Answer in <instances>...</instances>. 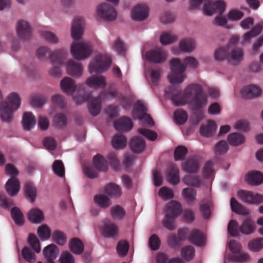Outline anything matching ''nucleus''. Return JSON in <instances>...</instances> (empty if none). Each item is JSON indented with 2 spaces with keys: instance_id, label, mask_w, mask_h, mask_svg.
<instances>
[{
  "instance_id": "3c124183",
  "label": "nucleus",
  "mask_w": 263,
  "mask_h": 263,
  "mask_svg": "<svg viewBox=\"0 0 263 263\" xmlns=\"http://www.w3.org/2000/svg\"><path fill=\"white\" fill-rule=\"evenodd\" d=\"M46 101V98L42 95H33L30 98V104L35 107H41Z\"/></svg>"
},
{
  "instance_id": "8fccbe9b",
  "label": "nucleus",
  "mask_w": 263,
  "mask_h": 263,
  "mask_svg": "<svg viewBox=\"0 0 263 263\" xmlns=\"http://www.w3.org/2000/svg\"><path fill=\"white\" fill-rule=\"evenodd\" d=\"M195 252V249L193 246H186L182 248L181 255L185 260L189 261L194 257Z\"/></svg>"
},
{
  "instance_id": "4468645a",
  "label": "nucleus",
  "mask_w": 263,
  "mask_h": 263,
  "mask_svg": "<svg viewBox=\"0 0 263 263\" xmlns=\"http://www.w3.org/2000/svg\"><path fill=\"white\" fill-rule=\"evenodd\" d=\"M146 58L151 62L161 63L166 60L167 54L162 49L157 48L147 52Z\"/></svg>"
},
{
  "instance_id": "e433bc0d",
  "label": "nucleus",
  "mask_w": 263,
  "mask_h": 263,
  "mask_svg": "<svg viewBox=\"0 0 263 263\" xmlns=\"http://www.w3.org/2000/svg\"><path fill=\"white\" fill-rule=\"evenodd\" d=\"M69 249L73 253L81 254L84 250V244L80 239L74 238L69 242Z\"/></svg>"
},
{
  "instance_id": "4be33fe9",
  "label": "nucleus",
  "mask_w": 263,
  "mask_h": 263,
  "mask_svg": "<svg viewBox=\"0 0 263 263\" xmlns=\"http://www.w3.org/2000/svg\"><path fill=\"white\" fill-rule=\"evenodd\" d=\"M261 93L260 88L255 85H250L244 87L241 90L242 96L247 99L257 97Z\"/></svg>"
},
{
  "instance_id": "13d9d810",
  "label": "nucleus",
  "mask_w": 263,
  "mask_h": 263,
  "mask_svg": "<svg viewBox=\"0 0 263 263\" xmlns=\"http://www.w3.org/2000/svg\"><path fill=\"white\" fill-rule=\"evenodd\" d=\"M188 152L187 149L184 146L179 145L174 151V159L176 161L183 160Z\"/></svg>"
},
{
  "instance_id": "680f3d73",
  "label": "nucleus",
  "mask_w": 263,
  "mask_h": 263,
  "mask_svg": "<svg viewBox=\"0 0 263 263\" xmlns=\"http://www.w3.org/2000/svg\"><path fill=\"white\" fill-rule=\"evenodd\" d=\"M248 247L251 251L258 252L263 248V238H258L251 241Z\"/></svg>"
},
{
  "instance_id": "de8ad7c7",
  "label": "nucleus",
  "mask_w": 263,
  "mask_h": 263,
  "mask_svg": "<svg viewBox=\"0 0 263 263\" xmlns=\"http://www.w3.org/2000/svg\"><path fill=\"white\" fill-rule=\"evenodd\" d=\"M51 102L55 107L64 109L66 107V101L63 96L61 95H54L51 97Z\"/></svg>"
},
{
  "instance_id": "a19ab883",
  "label": "nucleus",
  "mask_w": 263,
  "mask_h": 263,
  "mask_svg": "<svg viewBox=\"0 0 263 263\" xmlns=\"http://www.w3.org/2000/svg\"><path fill=\"white\" fill-rule=\"evenodd\" d=\"M11 215L16 225L20 226L23 225L25 222L24 215L18 208H13L11 210Z\"/></svg>"
},
{
  "instance_id": "69168bd1",
  "label": "nucleus",
  "mask_w": 263,
  "mask_h": 263,
  "mask_svg": "<svg viewBox=\"0 0 263 263\" xmlns=\"http://www.w3.org/2000/svg\"><path fill=\"white\" fill-rule=\"evenodd\" d=\"M37 234L42 240H47L50 238V230L46 225H43L38 228Z\"/></svg>"
},
{
  "instance_id": "e2e57ef3",
  "label": "nucleus",
  "mask_w": 263,
  "mask_h": 263,
  "mask_svg": "<svg viewBox=\"0 0 263 263\" xmlns=\"http://www.w3.org/2000/svg\"><path fill=\"white\" fill-rule=\"evenodd\" d=\"M129 249V244L125 240L120 241L117 246V251L119 255L124 257L127 254Z\"/></svg>"
},
{
  "instance_id": "864d4df0",
  "label": "nucleus",
  "mask_w": 263,
  "mask_h": 263,
  "mask_svg": "<svg viewBox=\"0 0 263 263\" xmlns=\"http://www.w3.org/2000/svg\"><path fill=\"white\" fill-rule=\"evenodd\" d=\"M52 238L53 241L61 246L64 245L67 240L66 235L63 232L59 230H56L53 232Z\"/></svg>"
},
{
  "instance_id": "0eeeda50",
  "label": "nucleus",
  "mask_w": 263,
  "mask_h": 263,
  "mask_svg": "<svg viewBox=\"0 0 263 263\" xmlns=\"http://www.w3.org/2000/svg\"><path fill=\"white\" fill-rule=\"evenodd\" d=\"M28 242L31 248L25 246L22 250V255L26 261L32 263L36 260L35 253H39L41 252L40 242L36 236L32 234H29Z\"/></svg>"
},
{
  "instance_id": "2f4dec72",
  "label": "nucleus",
  "mask_w": 263,
  "mask_h": 263,
  "mask_svg": "<svg viewBox=\"0 0 263 263\" xmlns=\"http://www.w3.org/2000/svg\"><path fill=\"white\" fill-rule=\"evenodd\" d=\"M59 253V249L54 244L47 246L43 250V254L47 260H54L58 256Z\"/></svg>"
},
{
  "instance_id": "20e7f679",
  "label": "nucleus",
  "mask_w": 263,
  "mask_h": 263,
  "mask_svg": "<svg viewBox=\"0 0 263 263\" xmlns=\"http://www.w3.org/2000/svg\"><path fill=\"white\" fill-rule=\"evenodd\" d=\"M182 210L181 204L176 201L172 200L166 204L165 216L163 220V224L166 229L170 231L175 229V220L180 215Z\"/></svg>"
},
{
  "instance_id": "a18cd8bd",
  "label": "nucleus",
  "mask_w": 263,
  "mask_h": 263,
  "mask_svg": "<svg viewBox=\"0 0 263 263\" xmlns=\"http://www.w3.org/2000/svg\"><path fill=\"white\" fill-rule=\"evenodd\" d=\"M94 201L100 208L103 209H106L111 204V202L110 199L102 194L95 195L94 197Z\"/></svg>"
},
{
  "instance_id": "6e6552de",
  "label": "nucleus",
  "mask_w": 263,
  "mask_h": 263,
  "mask_svg": "<svg viewBox=\"0 0 263 263\" xmlns=\"http://www.w3.org/2000/svg\"><path fill=\"white\" fill-rule=\"evenodd\" d=\"M111 63V57L108 54H98L89 65L90 73H102L107 70Z\"/></svg>"
},
{
  "instance_id": "c756f323",
  "label": "nucleus",
  "mask_w": 263,
  "mask_h": 263,
  "mask_svg": "<svg viewBox=\"0 0 263 263\" xmlns=\"http://www.w3.org/2000/svg\"><path fill=\"white\" fill-rule=\"evenodd\" d=\"M217 128L216 122L213 120H209L206 125L202 124L200 128V134L206 137L214 135Z\"/></svg>"
},
{
  "instance_id": "f03ea898",
  "label": "nucleus",
  "mask_w": 263,
  "mask_h": 263,
  "mask_svg": "<svg viewBox=\"0 0 263 263\" xmlns=\"http://www.w3.org/2000/svg\"><path fill=\"white\" fill-rule=\"evenodd\" d=\"M198 65L195 58L188 57L184 59V63L178 59H173L170 62L172 73L168 76L170 82L173 84L181 83L184 79V72L186 66L192 68H196Z\"/></svg>"
},
{
  "instance_id": "423d86ee",
  "label": "nucleus",
  "mask_w": 263,
  "mask_h": 263,
  "mask_svg": "<svg viewBox=\"0 0 263 263\" xmlns=\"http://www.w3.org/2000/svg\"><path fill=\"white\" fill-rule=\"evenodd\" d=\"M48 57L53 64L62 65L66 59L67 52L64 49L51 52L49 49L45 46L41 47L36 50V55L41 60H45Z\"/></svg>"
},
{
  "instance_id": "c85d7f7f",
  "label": "nucleus",
  "mask_w": 263,
  "mask_h": 263,
  "mask_svg": "<svg viewBox=\"0 0 263 263\" xmlns=\"http://www.w3.org/2000/svg\"><path fill=\"white\" fill-rule=\"evenodd\" d=\"M189 240L191 243L197 246H202L205 241L203 233L197 229L192 231Z\"/></svg>"
},
{
  "instance_id": "412c9836",
  "label": "nucleus",
  "mask_w": 263,
  "mask_h": 263,
  "mask_svg": "<svg viewBox=\"0 0 263 263\" xmlns=\"http://www.w3.org/2000/svg\"><path fill=\"white\" fill-rule=\"evenodd\" d=\"M129 147L132 152L135 153H140L145 148L144 140L140 137L135 136L132 138L129 143Z\"/></svg>"
},
{
  "instance_id": "bf43d9fd",
  "label": "nucleus",
  "mask_w": 263,
  "mask_h": 263,
  "mask_svg": "<svg viewBox=\"0 0 263 263\" xmlns=\"http://www.w3.org/2000/svg\"><path fill=\"white\" fill-rule=\"evenodd\" d=\"M42 37L47 42L52 44H57L59 42V38L53 32L48 31H42L41 32Z\"/></svg>"
},
{
  "instance_id": "4d7b16f0",
  "label": "nucleus",
  "mask_w": 263,
  "mask_h": 263,
  "mask_svg": "<svg viewBox=\"0 0 263 263\" xmlns=\"http://www.w3.org/2000/svg\"><path fill=\"white\" fill-rule=\"evenodd\" d=\"M238 222L236 220H230L228 226V231L230 235L233 237L237 236L240 232Z\"/></svg>"
},
{
  "instance_id": "7ed1b4c3",
  "label": "nucleus",
  "mask_w": 263,
  "mask_h": 263,
  "mask_svg": "<svg viewBox=\"0 0 263 263\" xmlns=\"http://www.w3.org/2000/svg\"><path fill=\"white\" fill-rule=\"evenodd\" d=\"M21 104V99L18 95L12 92L7 97V101L0 104V116L3 121L10 122L13 119V113Z\"/></svg>"
},
{
  "instance_id": "79ce46f5",
  "label": "nucleus",
  "mask_w": 263,
  "mask_h": 263,
  "mask_svg": "<svg viewBox=\"0 0 263 263\" xmlns=\"http://www.w3.org/2000/svg\"><path fill=\"white\" fill-rule=\"evenodd\" d=\"M110 215L115 220H122L125 215V211L120 205H116L112 206L110 209Z\"/></svg>"
},
{
  "instance_id": "9d476101",
  "label": "nucleus",
  "mask_w": 263,
  "mask_h": 263,
  "mask_svg": "<svg viewBox=\"0 0 263 263\" xmlns=\"http://www.w3.org/2000/svg\"><path fill=\"white\" fill-rule=\"evenodd\" d=\"M226 10V4L222 1L204 0L203 11L205 15H211L215 13L222 14Z\"/></svg>"
},
{
  "instance_id": "dca6fc26",
  "label": "nucleus",
  "mask_w": 263,
  "mask_h": 263,
  "mask_svg": "<svg viewBox=\"0 0 263 263\" xmlns=\"http://www.w3.org/2000/svg\"><path fill=\"white\" fill-rule=\"evenodd\" d=\"M119 228L114 222L108 221L104 222L101 228L102 235L107 238H115L118 234Z\"/></svg>"
},
{
  "instance_id": "58836bf2",
  "label": "nucleus",
  "mask_w": 263,
  "mask_h": 263,
  "mask_svg": "<svg viewBox=\"0 0 263 263\" xmlns=\"http://www.w3.org/2000/svg\"><path fill=\"white\" fill-rule=\"evenodd\" d=\"M111 143L114 148H123L126 145L127 139L123 135L117 134L113 137Z\"/></svg>"
},
{
  "instance_id": "393cba45",
  "label": "nucleus",
  "mask_w": 263,
  "mask_h": 263,
  "mask_svg": "<svg viewBox=\"0 0 263 263\" xmlns=\"http://www.w3.org/2000/svg\"><path fill=\"white\" fill-rule=\"evenodd\" d=\"M61 89L67 95H72L76 90L77 86L74 81L69 77H65L61 81Z\"/></svg>"
},
{
  "instance_id": "a211bd4d",
  "label": "nucleus",
  "mask_w": 263,
  "mask_h": 263,
  "mask_svg": "<svg viewBox=\"0 0 263 263\" xmlns=\"http://www.w3.org/2000/svg\"><path fill=\"white\" fill-rule=\"evenodd\" d=\"M66 68L67 73L73 77L79 78L82 75L83 69L80 63L70 60L67 63Z\"/></svg>"
},
{
  "instance_id": "2eb2a0df",
  "label": "nucleus",
  "mask_w": 263,
  "mask_h": 263,
  "mask_svg": "<svg viewBox=\"0 0 263 263\" xmlns=\"http://www.w3.org/2000/svg\"><path fill=\"white\" fill-rule=\"evenodd\" d=\"M84 22L82 17L74 18L71 26V36L74 40L80 39L83 34Z\"/></svg>"
},
{
  "instance_id": "5fc2aeb1",
  "label": "nucleus",
  "mask_w": 263,
  "mask_h": 263,
  "mask_svg": "<svg viewBox=\"0 0 263 263\" xmlns=\"http://www.w3.org/2000/svg\"><path fill=\"white\" fill-rule=\"evenodd\" d=\"M182 194L186 201L193 202L196 199L197 192L196 190L193 188L186 187L183 190Z\"/></svg>"
},
{
  "instance_id": "052dcab7",
  "label": "nucleus",
  "mask_w": 263,
  "mask_h": 263,
  "mask_svg": "<svg viewBox=\"0 0 263 263\" xmlns=\"http://www.w3.org/2000/svg\"><path fill=\"white\" fill-rule=\"evenodd\" d=\"M174 118L176 122L179 124H184L187 119V115L186 111L178 109L174 113Z\"/></svg>"
},
{
  "instance_id": "7c9ffc66",
  "label": "nucleus",
  "mask_w": 263,
  "mask_h": 263,
  "mask_svg": "<svg viewBox=\"0 0 263 263\" xmlns=\"http://www.w3.org/2000/svg\"><path fill=\"white\" fill-rule=\"evenodd\" d=\"M247 182L252 185H258L263 183V174L258 171L249 173L246 176Z\"/></svg>"
},
{
  "instance_id": "9b49d317",
  "label": "nucleus",
  "mask_w": 263,
  "mask_h": 263,
  "mask_svg": "<svg viewBox=\"0 0 263 263\" xmlns=\"http://www.w3.org/2000/svg\"><path fill=\"white\" fill-rule=\"evenodd\" d=\"M237 196L243 202L248 204H256L263 202V195L253 194L251 191L240 190L237 192Z\"/></svg>"
},
{
  "instance_id": "37998d69",
  "label": "nucleus",
  "mask_w": 263,
  "mask_h": 263,
  "mask_svg": "<svg viewBox=\"0 0 263 263\" xmlns=\"http://www.w3.org/2000/svg\"><path fill=\"white\" fill-rule=\"evenodd\" d=\"M254 231V224L250 218L245 219L239 227V231L243 234L249 235Z\"/></svg>"
},
{
  "instance_id": "6e6d98bb",
  "label": "nucleus",
  "mask_w": 263,
  "mask_h": 263,
  "mask_svg": "<svg viewBox=\"0 0 263 263\" xmlns=\"http://www.w3.org/2000/svg\"><path fill=\"white\" fill-rule=\"evenodd\" d=\"M52 170L57 176L63 177L65 175V168L61 160H55L52 164Z\"/></svg>"
},
{
  "instance_id": "1a4fd4ad",
  "label": "nucleus",
  "mask_w": 263,
  "mask_h": 263,
  "mask_svg": "<svg viewBox=\"0 0 263 263\" xmlns=\"http://www.w3.org/2000/svg\"><path fill=\"white\" fill-rule=\"evenodd\" d=\"M73 57L79 60L88 58L92 52V48L89 43H73L71 47Z\"/></svg>"
},
{
  "instance_id": "0e129e2a",
  "label": "nucleus",
  "mask_w": 263,
  "mask_h": 263,
  "mask_svg": "<svg viewBox=\"0 0 263 263\" xmlns=\"http://www.w3.org/2000/svg\"><path fill=\"white\" fill-rule=\"evenodd\" d=\"M229 47H219L214 52V56L216 61H223L226 58H227Z\"/></svg>"
},
{
  "instance_id": "c03bdc74",
  "label": "nucleus",
  "mask_w": 263,
  "mask_h": 263,
  "mask_svg": "<svg viewBox=\"0 0 263 263\" xmlns=\"http://www.w3.org/2000/svg\"><path fill=\"white\" fill-rule=\"evenodd\" d=\"M245 137L242 134L233 133L228 136L229 144L233 146H237L245 142Z\"/></svg>"
},
{
  "instance_id": "603ef678",
  "label": "nucleus",
  "mask_w": 263,
  "mask_h": 263,
  "mask_svg": "<svg viewBox=\"0 0 263 263\" xmlns=\"http://www.w3.org/2000/svg\"><path fill=\"white\" fill-rule=\"evenodd\" d=\"M183 182L186 185L199 187L201 185V179L198 176L187 175L183 179Z\"/></svg>"
},
{
  "instance_id": "a878e982",
  "label": "nucleus",
  "mask_w": 263,
  "mask_h": 263,
  "mask_svg": "<svg viewBox=\"0 0 263 263\" xmlns=\"http://www.w3.org/2000/svg\"><path fill=\"white\" fill-rule=\"evenodd\" d=\"M167 180L170 183L173 185L179 182V171L176 165L172 164L169 166L167 172Z\"/></svg>"
},
{
  "instance_id": "473e14b6",
  "label": "nucleus",
  "mask_w": 263,
  "mask_h": 263,
  "mask_svg": "<svg viewBox=\"0 0 263 263\" xmlns=\"http://www.w3.org/2000/svg\"><path fill=\"white\" fill-rule=\"evenodd\" d=\"M35 119L34 115L29 112L24 113L22 124L23 128L26 130H30L35 125Z\"/></svg>"
},
{
  "instance_id": "338daca9",
  "label": "nucleus",
  "mask_w": 263,
  "mask_h": 263,
  "mask_svg": "<svg viewBox=\"0 0 263 263\" xmlns=\"http://www.w3.org/2000/svg\"><path fill=\"white\" fill-rule=\"evenodd\" d=\"M160 40L162 45H168L176 41L177 37L172 33L164 32L161 34Z\"/></svg>"
},
{
  "instance_id": "49530a36",
  "label": "nucleus",
  "mask_w": 263,
  "mask_h": 263,
  "mask_svg": "<svg viewBox=\"0 0 263 263\" xmlns=\"http://www.w3.org/2000/svg\"><path fill=\"white\" fill-rule=\"evenodd\" d=\"M195 43L193 39H185L180 42L179 47L181 50L191 52L195 48Z\"/></svg>"
},
{
  "instance_id": "39448f33",
  "label": "nucleus",
  "mask_w": 263,
  "mask_h": 263,
  "mask_svg": "<svg viewBox=\"0 0 263 263\" xmlns=\"http://www.w3.org/2000/svg\"><path fill=\"white\" fill-rule=\"evenodd\" d=\"M73 98L77 104H81L85 101L88 102L89 111L93 116L99 114L102 107L101 96L93 98L90 93H83L78 96L74 95Z\"/></svg>"
},
{
  "instance_id": "774afa93",
  "label": "nucleus",
  "mask_w": 263,
  "mask_h": 263,
  "mask_svg": "<svg viewBox=\"0 0 263 263\" xmlns=\"http://www.w3.org/2000/svg\"><path fill=\"white\" fill-rule=\"evenodd\" d=\"M228 149L229 146L227 142L222 140L215 145L214 151L216 155H222L226 153Z\"/></svg>"
},
{
  "instance_id": "72a5a7b5",
  "label": "nucleus",
  "mask_w": 263,
  "mask_h": 263,
  "mask_svg": "<svg viewBox=\"0 0 263 263\" xmlns=\"http://www.w3.org/2000/svg\"><path fill=\"white\" fill-rule=\"evenodd\" d=\"M53 126L59 129H63L67 126V118L63 113H58L53 118Z\"/></svg>"
},
{
  "instance_id": "ddd939ff",
  "label": "nucleus",
  "mask_w": 263,
  "mask_h": 263,
  "mask_svg": "<svg viewBox=\"0 0 263 263\" xmlns=\"http://www.w3.org/2000/svg\"><path fill=\"white\" fill-rule=\"evenodd\" d=\"M146 111L147 109L142 102L138 101L135 103L133 110L134 117L140 120L148 119V124L153 125L154 121L149 115L146 113Z\"/></svg>"
},
{
  "instance_id": "5701e85b",
  "label": "nucleus",
  "mask_w": 263,
  "mask_h": 263,
  "mask_svg": "<svg viewBox=\"0 0 263 263\" xmlns=\"http://www.w3.org/2000/svg\"><path fill=\"white\" fill-rule=\"evenodd\" d=\"M6 190L11 196L16 195L20 190V183L17 179L11 177L6 183Z\"/></svg>"
},
{
  "instance_id": "c9c22d12",
  "label": "nucleus",
  "mask_w": 263,
  "mask_h": 263,
  "mask_svg": "<svg viewBox=\"0 0 263 263\" xmlns=\"http://www.w3.org/2000/svg\"><path fill=\"white\" fill-rule=\"evenodd\" d=\"M105 193L108 196L115 198L120 197L122 194L120 187L114 183H110L106 185Z\"/></svg>"
},
{
  "instance_id": "ea45409f",
  "label": "nucleus",
  "mask_w": 263,
  "mask_h": 263,
  "mask_svg": "<svg viewBox=\"0 0 263 263\" xmlns=\"http://www.w3.org/2000/svg\"><path fill=\"white\" fill-rule=\"evenodd\" d=\"M230 205L232 211L235 213L242 215H246L249 214L246 209L239 203L234 197L231 199Z\"/></svg>"
},
{
  "instance_id": "aec40b11",
  "label": "nucleus",
  "mask_w": 263,
  "mask_h": 263,
  "mask_svg": "<svg viewBox=\"0 0 263 263\" xmlns=\"http://www.w3.org/2000/svg\"><path fill=\"white\" fill-rule=\"evenodd\" d=\"M132 120L126 117L120 118L114 123V126L116 130L119 132H128L133 127Z\"/></svg>"
},
{
  "instance_id": "f8f14e48",
  "label": "nucleus",
  "mask_w": 263,
  "mask_h": 263,
  "mask_svg": "<svg viewBox=\"0 0 263 263\" xmlns=\"http://www.w3.org/2000/svg\"><path fill=\"white\" fill-rule=\"evenodd\" d=\"M97 14L99 16L106 21H113L117 16L115 9L106 3L101 4L98 6Z\"/></svg>"
},
{
  "instance_id": "f3484780",
  "label": "nucleus",
  "mask_w": 263,
  "mask_h": 263,
  "mask_svg": "<svg viewBox=\"0 0 263 263\" xmlns=\"http://www.w3.org/2000/svg\"><path fill=\"white\" fill-rule=\"evenodd\" d=\"M148 15V8L145 5L140 4L136 6L132 10L131 16L133 20L143 21Z\"/></svg>"
},
{
  "instance_id": "b1692460",
  "label": "nucleus",
  "mask_w": 263,
  "mask_h": 263,
  "mask_svg": "<svg viewBox=\"0 0 263 263\" xmlns=\"http://www.w3.org/2000/svg\"><path fill=\"white\" fill-rule=\"evenodd\" d=\"M243 53L241 49L234 48L227 56L228 61L233 65L238 64L243 59Z\"/></svg>"
},
{
  "instance_id": "09e8293b",
  "label": "nucleus",
  "mask_w": 263,
  "mask_h": 263,
  "mask_svg": "<svg viewBox=\"0 0 263 263\" xmlns=\"http://www.w3.org/2000/svg\"><path fill=\"white\" fill-rule=\"evenodd\" d=\"M25 192L26 196L31 202H34L36 197V189L33 183L31 182H27L25 185Z\"/></svg>"
},
{
  "instance_id": "4c0bfd02",
  "label": "nucleus",
  "mask_w": 263,
  "mask_h": 263,
  "mask_svg": "<svg viewBox=\"0 0 263 263\" xmlns=\"http://www.w3.org/2000/svg\"><path fill=\"white\" fill-rule=\"evenodd\" d=\"M28 218L32 223H40L44 220V215L40 210L33 209L28 213Z\"/></svg>"
},
{
  "instance_id": "6ab92c4d",
  "label": "nucleus",
  "mask_w": 263,
  "mask_h": 263,
  "mask_svg": "<svg viewBox=\"0 0 263 263\" xmlns=\"http://www.w3.org/2000/svg\"><path fill=\"white\" fill-rule=\"evenodd\" d=\"M17 33L22 40H27L31 35V29L29 24L25 21H20L17 25Z\"/></svg>"
},
{
  "instance_id": "bb28decb",
  "label": "nucleus",
  "mask_w": 263,
  "mask_h": 263,
  "mask_svg": "<svg viewBox=\"0 0 263 263\" xmlns=\"http://www.w3.org/2000/svg\"><path fill=\"white\" fill-rule=\"evenodd\" d=\"M86 84L91 88H103L106 84L105 78L103 76H92L86 80Z\"/></svg>"
},
{
  "instance_id": "cd10ccee",
  "label": "nucleus",
  "mask_w": 263,
  "mask_h": 263,
  "mask_svg": "<svg viewBox=\"0 0 263 263\" xmlns=\"http://www.w3.org/2000/svg\"><path fill=\"white\" fill-rule=\"evenodd\" d=\"M182 170L187 173H196L199 169V162L195 158H189L182 163Z\"/></svg>"
},
{
  "instance_id": "f257e3e1",
  "label": "nucleus",
  "mask_w": 263,
  "mask_h": 263,
  "mask_svg": "<svg viewBox=\"0 0 263 263\" xmlns=\"http://www.w3.org/2000/svg\"><path fill=\"white\" fill-rule=\"evenodd\" d=\"M166 95H171V100L176 106H182L189 102L194 110H200L208 103V96L203 92L202 86L198 84H191L187 86L182 96L179 93L173 94V88L168 87L165 88Z\"/></svg>"
},
{
  "instance_id": "f704fd0d",
  "label": "nucleus",
  "mask_w": 263,
  "mask_h": 263,
  "mask_svg": "<svg viewBox=\"0 0 263 263\" xmlns=\"http://www.w3.org/2000/svg\"><path fill=\"white\" fill-rule=\"evenodd\" d=\"M93 163L95 168L99 171L106 172L108 169L107 162L101 155L98 154L93 157Z\"/></svg>"
}]
</instances>
